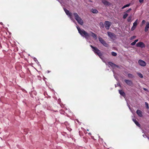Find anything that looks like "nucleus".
I'll return each instance as SVG.
<instances>
[{"instance_id": "f257e3e1", "label": "nucleus", "mask_w": 149, "mask_h": 149, "mask_svg": "<svg viewBox=\"0 0 149 149\" xmlns=\"http://www.w3.org/2000/svg\"><path fill=\"white\" fill-rule=\"evenodd\" d=\"M77 29L79 33L82 36L84 37L86 39H88L90 36V34L83 29H81L80 28L77 26Z\"/></svg>"}, {"instance_id": "f03ea898", "label": "nucleus", "mask_w": 149, "mask_h": 149, "mask_svg": "<svg viewBox=\"0 0 149 149\" xmlns=\"http://www.w3.org/2000/svg\"><path fill=\"white\" fill-rule=\"evenodd\" d=\"M73 15L75 19L77 21L78 23L81 25H82L84 24L83 21L77 13H74L73 14Z\"/></svg>"}, {"instance_id": "7ed1b4c3", "label": "nucleus", "mask_w": 149, "mask_h": 149, "mask_svg": "<svg viewBox=\"0 0 149 149\" xmlns=\"http://www.w3.org/2000/svg\"><path fill=\"white\" fill-rule=\"evenodd\" d=\"M90 47L93 49V51L95 54H97L99 56H101L102 55L100 50L95 47H94L91 45H90Z\"/></svg>"}, {"instance_id": "20e7f679", "label": "nucleus", "mask_w": 149, "mask_h": 149, "mask_svg": "<svg viewBox=\"0 0 149 149\" xmlns=\"http://www.w3.org/2000/svg\"><path fill=\"white\" fill-rule=\"evenodd\" d=\"M98 38L99 41L104 46L106 47H108V44L101 37H99Z\"/></svg>"}, {"instance_id": "39448f33", "label": "nucleus", "mask_w": 149, "mask_h": 149, "mask_svg": "<svg viewBox=\"0 0 149 149\" xmlns=\"http://www.w3.org/2000/svg\"><path fill=\"white\" fill-rule=\"evenodd\" d=\"M111 24V23L109 21H106L104 22V26L107 30H109Z\"/></svg>"}, {"instance_id": "423d86ee", "label": "nucleus", "mask_w": 149, "mask_h": 149, "mask_svg": "<svg viewBox=\"0 0 149 149\" xmlns=\"http://www.w3.org/2000/svg\"><path fill=\"white\" fill-rule=\"evenodd\" d=\"M108 35L110 38L111 39L116 38V35L113 33L109 32H107Z\"/></svg>"}, {"instance_id": "0eeeda50", "label": "nucleus", "mask_w": 149, "mask_h": 149, "mask_svg": "<svg viewBox=\"0 0 149 149\" xmlns=\"http://www.w3.org/2000/svg\"><path fill=\"white\" fill-rule=\"evenodd\" d=\"M136 46L137 47H140L141 48L145 47V44L142 42H139L137 43L136 44Z\"/></svg>"}, {"instance_id": "6e6552de", "label": "nucleus", "mask_w": 149, "mask_h": 149, "mask_svg": "<svg viewBox=\"0 0 149 149\" xmlns=\"http://www.w3.org/2000/svg\"><path fill=\"white\" fill-rule=\"evenodd\" d=\"M138 63L140 65L143 67L146 66V63L144 61L141 59L139 60Z\"/></svg>"}, {"instance_id": "1a4fd4ad", "label": "nucleus", "mask_w": 149, "mask_h": 149, "mask_svg": "<svg viewBox=\"0 0 149 149\" xmlns=\"http://www.w3.org/2000/svg\"><path fill=\"white\" fill-rule=\"evenodd\" d=\"M102 3L106 6H109L111 5V3L106 0H101Z\"/></svg>"}, {"instance_id": "9d476101", "label": "nucleus", "mask_w": 149, "mask_h": 149, "mask_svg": "<svg viewBox=\"0 0 149 149\" xmlns=\"http://www.w3.org/2000/svg\"><path fill=\"white\" fill-rule=\"evenodd\" d=\"M125 82L129 86H131L133 84L132 81L130 80L125 79Z\"/></svg>"}, {"instance_id": "9b49d317", "label": "nucleus", "mask_w": 149, "mask_h": 149, "mask_svg": "<svg viewBox=\"0 0 149 149\" xmlns=\"http://www.w3.org/2000/svg\"><path fill=\"white\" fill-rule=\"evenodd\" d=\"M89 34L95 40H96L97 39V35L95 33H93L92 32L90 31V32Z\"/></svg>"}, {"instance_id": "f8f14e48", "label": "nucleus", "mask_w": 149, "mask_h": 149, "mask_svg": "<svg viewBox=\"0 0 149 149\" xmlns=\"http://www.w3.org/2000/svg\"><path fill=\"white\" fill-rule=\"evenodd\" d=\"M136 113L140 117H142L143 116L142 114V112L139 110H137L136 111Z\"/></svg>"}, {"instance_id": "ddd939ff", "label": "nucleus", "mask_w": 149, "mask_h": 149, "mask_svg": "<svg viewBox=\"0 0 149 149\" xmlns=\"http://www.w3.org/2000/svg\"><path fill=\"white\" fill-rule=\"evenodd\" d=\"M64 11H65V13L67 15H68L70 17L72 16V13H70L69 10H67V9H66L65 8L64 9Z\"/></svg>"}, {"instance_id": "4468645a", "label": "nucleus", "mask_w": 149, "mask_h": 149, "mask_svg": "<svg viewBox=\"0 0 149 149\" xmlns=\"http://www.w3.org/2000/svg\"><path fill=\"white\" fill-rule=\"evenodd\" d=\"M108 64L110 65L111 67H113L114 66H116L117 67H118V66L117 65H116V64L113 63L111 62H108Z\"/></svg>"}, {"instance_id": "2eb2a0df", "label": "nucleus", "mask_w": 149, "mask_h": 149, "mask_svg": "<svg viewBox=\"0 0 149 149\" xmlns=\"http://www.w3.org/2000/svg\"><path fill=\"white\" fill-rule=\"evenodd\" d=\"M119 93L121 95L125 97V92L122 90H119Z\"/></svg>"}, {"instance_id": "dca6fc26", "label": "nucleus", "mask_w": 149, "mask_h": 149, "mask_svg": "<svg viewBox=\"0 0 149 149\" xmlns=\"http://www.w3.org/2000/svg\"><path fill=\"white\" fill-rule=\"evenodd\" d=\"M133 121L134 122L135 124L138 126L140 127L141 126L140 124L135 119H132Z\"/></svg>"}, {"instance_id": "f3484780", "label": "nucleus", "mask_w": 149, "mask_h": 149, "mask_svg": "<svg viewBox=\"0 0 149 149\" xmlns=\"http://www.w3.org/2000/svg\"><path fill=\"white\" fill-rule=\"evenodd\" d=\"M149 28V23L148 22L147 23V24L145 28L144 31L145 32H147L148 29Z\"/></svg>"}, {"instance_id": "a211bd4d", "label": "nucleus", "mask_w": 149, "mask_h": 149, "mask_svg": "<svg viewBox=\"0 0 149 149\" xmlns=\"http://www.w3.org/2000/svg\"><path fill=\"white\" fill-rule=\"evenodd\" d=\"M91 11L93 13L97 14L98 13V11L96 9H92Z\"/></svg>"}, {"instance_id": "6ab92c4d", "label": "nucleus", "mask_w": 149, "mask_h": 149, "mask_svg": "<svg viewBox=\"0 0 149 149\" xmlns=\"http://www.w3.org/2000/svg\"><path fill=\"white\" fill-rule=\"evenodd\" d=\"M99 25L101 28H104V24L103 22H100L99 23Z\"/></svg>"}, {"instance_id": "aec40b11", "label": "nucleus", "mask_w": 149, "mask_h": 149, "mask_svg": "<svg viewBox=\"0 0 149 149\" xmlns=\"http://www.w3.org/2000/svg\"><path fill=\"white\" fill-rule=\"evenodd\" d=\"M137 22L138 19H137L133 24V26H134L136 27L137 25Z\"/></svg>"}, {"instance_id": "412c9836", "label": "nucleus", "mask_w": 149, "mask_h": 149, "mask_svg": "<svg viewBox=\"0 0 149 149\" xmlns=\"http://www.w3.org/2000/svg\"><path fill=\"white\" fill-rule=\"evenodd\" d=\"M130 3H129V4H126V5L124 6H123L122 8V9H123L126 7H129L130 6Z\"/></svg>"}, {"instance_id": "4be33fe9", "label": "nucleus", "mask_w": 149, "mask_h": 149, "mask_svg": "<svg viewBox=\"0 0 149 149\" xmlns=\"http://www.w3.org/2000/svg\"><path fill=\"white\" fill-rule=\"evenodd\" d=\"M132 16H130L127 19V21L128 22H131L132 19Z\"/></svg>"}, {"instance_id": "5701e85b", "label": "nucleus", "mask_w": 149, "mask_h": 149, "mask_svg": "<svg viewBox=\"0 0 149 149\" xmlns=\"http://www.w3.org/2000/svg\"><path fill=\"white\" fill-rule=\"evenodd\" d=\"M137 74L138 75V76L140 78H142L143 77V75L142 74L140 73H137Z\"/></svg>"}, {"instance_id": "b1692460", "label": "nucleus", "mask_w": 149, "mask_h": 149, "mask_svg": "<svg viewBox=\"0 0 149 149\" xmlns=\"http://www.w3.org/2000/svg\"><path fill=\"white\" fill-rule=\"evenodd\" d=\"M128 76L129 78H132L133 77V75L132 74L129 73L128 74Z\"/></svg>"}, {"instance_id": "393cba45", "label": "nucleus", "mask_w": 149, "mask_h": 149, "mask_svg": "<svg viewBox=\"0 0 149 149\" xmlns=\"http://www.w3.org/2000/svg\"><path fill=\"white\" fill-rule=\"evenodd\" d=\"M128 14L127 13L125 14L123 16V19H125L127 16H128Z\"/></svg>"}, {"instance_id": "a878e982", "label": "nucleus", "mask_w": 149, "mask_h": 149, "mask_svg": "<svg viewBox=\"0 0 149 149\" xmlns=\"http://www.w3.org/2000/svg\"><path fill=\"white\" fill-rule=\"evenodd\" d=\"M145 104L146 107V108H147V109H148L149 108L148 103L147 102H145Z\"/></svg>"}, {"instance_id": "bb28decb", "label": "nucleus", "mask_w": 149, "mask_h": 149, "mask_svg": "<svg viewBox=\"0 0 149 149\" xmlns=\"http://www.w3.org/2000/svg\"><path fill=\"white\" fill-rule=\"evenodd\" d=\"M111 54L113 56H116L117 55V54L114 52H112L111 53Z\"/></svg>"}, {"instance_id": "cd10ccee", "label": "nucleus", "mask_w": 149, "mask_h": 149, "mask_svg": "<svg viewBox=\"0 0 149 149\" xmlns=\"http://www.w3.org/2000/svg\"><path fill=\"white\" fill-rule=\"evenodd\" d=\"M136 38V36H133L131 37V38H130V40H133V39H135V38Z\"/></svg>"}, {"instance_id": "c85d7f7f", "label": "nucleus", "mask_w": 149, "mask_h": 149, "mask_svg": "<svg viewBox=\"0 0 149 149\" xmlns=\"http://www.w3.org/2000/svg\"><path fill=\"white\" fill-rule=\"evenodd\" d=\"M136 27L134 26H132V28H131V30L132 31H133L134 30L135 28H136Z\"/></svg>"}, {"instance_id": "c756f323", "label": "nucleus", "mask_w": 149, "mask_h": 149, "mask_svg": "<svg viewBox=\"0 0 149 149\" xmlns=\"http://www.w3.org/2000/svg\"><path fill=\"white\" fill-rule=\"evenodd\" d=\"M136 42L135 41H134L133 42L131 43V45H134L136 44Z\"/></svg>"}, {"instance_id": "7c9ffc66", "label": "nucleus", "mask_w": 149, "mask_h": 149, "mask_svg": "<svg viewBox=\"0 0 149 149\" xmlns=\"http://www.w3.org/2000/svg\"><path fill=\"white\" fill-rule=\"evenodd\" d=\"M132 10V9L131 8H130L128 10H127L126 11V12L127 13H128L130 11H131Z\"/></svg>"}, {"instance_id": "2f4dec72", "label": "nucleus", "mask_w": 149, "mask_h": 149, "mask_svg": "<svg viewBox=\"0 0 149 149\" xmlns=\"http://www.w3.org/2000/svg\"><path fill=\"white\" fill-rule=\"evenodd\" d=\"M139 1L140 3H143V0H139Z\"/></svg>"}, {"instance_id": "473e14b6", "label": "nucleus", "mask_w": 149, "mask_h": 149, "mask_svg": "<svg viewBox=\"0 0 149 149\" xmlns=\"http://www.w3.org/2000/svg\"><path fill=\"white\" fill-rule=\"evenodd\" d=\"M142 23L143 24H144L145 23V21L144 20H143Z\"/></svg>"}, {"instance_id": "72a5a7b5", "label": "nucleus", "mask_w": 149, "mask_h": 149, "mask_svg": "<svg viewBox=\"0 0 149 149\" xmlns=\"http://www.w3.org/2000/svg\"><path fill=\"white\" fill-rule=\"evenodd\" d=\"M143 89L144 91H148V90H147L146 88H143Z\"/></svg>"}, {"instance_id": "f704fd0d", "label": "nucleus", "mask_w": 149, "mask_h": 149, "mask_svg": "<svg viewBox=\"0 0 149 149\" xmlns=\"http://www.w3.org/2000/svg\"><path fill=\"white\" fill-rule=\"evenodd\" d=\"M138 39H136L134 40V41H135L136 43L138 41Z\"/></svg>"}, {"instance_id": "c9c22d12", "label": "nucleus", "mask_w": 149, "mask_h": 149, "mask_svg": "<svg viewBox=\"0 0 149 149\" xmlns=\"http://www.w3.org/2000/svg\"><path fill=\"white\" fill-rule=\"evenodd\" d=\"M67 130H71V129L70 128H67Z\"/></svg>"}, {"instance_id": "e433bc0d", "label": "nucleus", "mask_w": 149, "mask_h": 149, "mask_svg": "<svg viewBox=\"0 0 149 149\" xmlns=\"http://www.w3.org/2000/svg\"><path fill=\"white\" fill-rule=\"evenodd\" d=\"M84 131L85 134H86L87 133V131Z\"/></svg>"}, {"instance_id": "4c0bfd02", "label": "nucleus", "mask_w": 149, "mask_h": 149, "mask_svg": "<svg viewBox=\"0 0 149 149\" xmlns=\"http://www.w3.org/2000/svg\"><path fill=\"white\" fill-rule=\"evenodd\" d=\"M88 134H89V135H91V133H88Z\"/></svg>"}, {"instance_id": "58836bf2", "label": "nucleus", "mask_w": 149, "mask_h": 149, "mask_svg": "<svg viewBox=\"0 0 149 149\" xmlns=\"http://www.w3.org/2000/svg\"><path fill=\"white\" fill-rule=\"evenodd\" d=\"M79 133H80V131H79Z\"/></svg>"}]
</instances>
